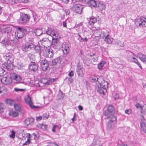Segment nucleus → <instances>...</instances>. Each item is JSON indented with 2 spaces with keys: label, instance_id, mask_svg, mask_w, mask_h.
I'll use <instances>...</instances> for the list:
<instances>
[{
  "label": "nucleus",
  "instance_id": "f257e3e1",
  "mask_svg": "<svg viewBox=\"0 0 146 146\" xmlns=\"http://www.w3.org/2000/svg\"><path fill=\"white\" fill-rule=\"evenodd\" d=\"M108 83L107 81L103 80L101 83H98L96 84L97 91L100 94L104 95L107 92Z\"/></svg>",
  "mask_w": 146,
  "mask_h": 146
},
{
  "label": "nucleus",
  "instance_id": "f03ea898",
  "mask_svg": "<svg viewBox=\"0 0 146 146\" xmlns=\"http://www.w3.org/2000/svg\"><path fill=\"white\" fill-rule=\"evenodd\" d=\"M99 36L100 37L103 38L107 43H111L113 41V38H111L109 36V31L105 29L102 30L100 31Z\"/></svg>",
  "mask_w": 146,
  "mask_h": 146
},
{
  "label": "nucleus",
  "instance_id": "7ed1b4c3",
  "mask_svg": "<svg viewBox=\"0 0 146 146\" xmlns=\"http://www.w3.org/2000/svg\"><path fill=\"white\" fill-rule=\"evenodd\" d=\"M17 33H15L16 38L19 41H21L24 36L27 33L26 29L21 27H18L17 28Z\"/></svg>",
  "mask_w": 146,
  "mask_h": 146
},
{
  "label": "nucleus",
  "instance_id": "20e7f679",
  "mask_svg": "<svg viewBox=\"0 0 146 146\" xmlns=\"http://www.w3.org/2000/svg\"><path fill=\"white\" fill-rule=\"evenodd\" d=\"M111 119L108 122L107 125V128L111 130L115 127V124L117 123L116 121V118L114 115H111Z\"/></svg>",
  "mask_w": 146,
  "mask_h": 146
},
{
  "label": "nucleus",
  "instance_id": "39448f33",
  "mask_svg": "<svg viewBox=\"0 0 146 146\" xmlns=\"http://www.w3.org/2000/svg\"><path fill=\"white\" fill-rule=\"evenodd\" d=\"M136 25L140 27H146V18L141 17L140 19H137L135 20Z\"/></svg>",
  "mask_w": 146,
  "mask_h": 146
},
{
  "label": "nucleus",
  "instance_id": "423d86ee",
  "mask_svg": "<svg viewBox=\"0 0 146 146\" xmlns=\"http://www.w3.org/2000/svg\"><path fill=\"white\" fill-rule=\"evenodd\" d=\"M30 18V16L27 14L22 15L18 20V22L19 24H25Z\"/></svg>",
  "mask_w": 146,
  "mask_h": 146
},
{
  "label": "nucleus",
  "instance_id": "0eeeda50",
  "mask_svg": "<svg viewBox=\"0 0 146 146\" xmlns=\"http://www.w3.org/2000/svg\"><path fill=\"white\" fill-rule=\"evenodd\" d=\"M49 79H48L43 78L41 79L40 82L39 83V84L36 86L41 87L43 89L49 85Z\"/></svg>",
  "mask_w": 146,
  "mask_h": 146
},
{
  "label": "nucleus",
  "instance_id": "6e6552de",
  "mask_svg": "<svg viewBox=\"0 0 146 146\" xmlns=\"http://www.w3.org/2000/svg\"><path fill=\"white\" fill-rule=\"evenodd\" d=\"M126 55L128 60L133 62L134 60H136V58L133 56L134 53L129 50H127L126 52Z\"/></svg>",
  "mask_w": 146,
  "mask_h": 146
},
{
  "label": "nucleus",
  "instance_id": "1a4fd4ad",
  "mask_svg": "<svg viewBox=\"0 0 146 146\" xmlns=\"http://www.w3.org/2000/svg\"><path fill=\"white\" fill-rule=\"evenodd\" d=\"M34 46L35 45H33V44H29L26 42L25 44L23 45L22 50L23 51L27 52L32 48H34Z\"/></svg>",
  "mask_w": 146,
  "mask_h": 146
},
{
  "label": "nucleus",
  "instance_id": "9d476101",
  "mask_svg": "<svg viewBox=\"0 0 146 146\" xmlns=\"http://www.w3.org/2000/svg\"><path fill=\"white\" fill-rule=\"evenodd\" d=\"M43 54L44 56L46 58H51L53 56V51L51 49H46L44 52Z\"/></svg>",
  "mask_w": 146,
  "mask_h": 146
},
{
  "label": "nucleus",
  "instance_id": "9b49d317",
  "mask_svg": "<svg viewBox=\"0 0 146 146\" xmlns=\"http://www.w3.org/2000/svg\"><path fill=\"white\" fill-rule=\"evenodd\" d=\"M56 36H57L56 35V36L52 37V42L51 43V46L55 49H57L58 48V44L59 40Z\"/></svg>",
  "mask_w": 146,
  "mask_h": 146
},
{
  "label": "nucleus",
  "instance_id": "f8f14e48",
  "mask_svg": "<svg viewBox=\"0 0 146 146\" xmlns=\"http://www.w3.org/2000/svg\"><path fill=\"white\" fill-rule=\"evenodd\" d=\"M96 7L100 11H103L106 8V6L105 3L102 2L98 1Z\"/></svg>",
  "mask_w": 146,
  "mask_h": 146
},
{
  "label": "nucleus",
  "instance_id": "ddd939ff",
  "mask_svg": "<svg viewBox=\"0 0 146 146\" xmlns=\"http://www.w3.org/2000/svg\"><path fill=\"white\" fill-rule=\"evenodd\" d=\"M72 9L75 13L79 14L81 13L82 9V6L79 5H74Z\"/></svg>",
  "mask_w": 146,
  "mask_h": 146
},
{
  "label": "nucleus",
  "instance_id": "4468645a",
  "mask_svg": "<svg viewBox=\"0 0 146 146\" xmlns=\"http://www.w3.org/2000/svg\"><path fill=\"white\" fill-rule=\"evenodd\" d=\"M40 65L43 70H45L48 67V63L46 60H42L40 63Z\"/></svg>",
  "mask_w": 146,
  "mask_h": 146
},
{
  "label": "nucleus",
  "instance_id": "2eb2a0df",
  "mask_svg": "<svg viewBox=\"0 0 146 146\" xmlns=\"http://www.w3.org/2000/svg\"><path fill=\"white\" fill-rule=\"evenodd\" d=\"M29 68L31 70L35 72L38 69V66L36 63L31 62L29 66Z\"/></svg>",
  "mask_w": 146,
  "mask_h": 146
},
{
  "label": "nucleus",
  "instance_id": "dca6fc26",
  "mask_svg": "<svg viewBox=\"0 0 146 146\" xmlns=\"http://www.w3.org/2000/svg\"><path fill=\"white\" fill-rule=\"evenodd\" d=\"M35 119L33 118H28L25 121V124L27 126L32 125L34 123Z\"/></svg>",
  "mask_w": 146,
  "mask_h": 146
},
{
  "label": "nucleus",
  "instance_id": "f3484780",
  "mask_svg": "<svg viewBox=\"0 0 146 146\" xmlns=\"http://www.w3.org/2000/svg\"><path fill=\"white\" fill-rule=\"evenodd\" d=\"M11 53H8L4 55L3 58L6 61H9L11 63L13 60V58L11 57Z\"/></svg>",
  "mask_w": 146,
  "mask_h": 146
},
{
  "label": "nucleus",
  "instance_id": "a211bd4d",
  "mask_svg": "<svg viewBox=\"0 0 146 146\" xmlns=\"http://www.w3.org/2000/svg\"><path fill=\"white\" fill-rule=\"evenodd\" d=\"M25 102L26 103H27L29 105L31 108L33 109L37 108L39 107L38 106H35L33 104L30 98L29 97H28L27 99H25Z\"/></svg>",
  "mask_w": 146,
  "mask_h": 146
},
{
  "label": "nucleus",
  "instance_id": "6ab92c4d",
  "mask_svg": "<svg viewBox=\"0 0 146 146\" xmlns=\"http://www.w3.org/2000/svg\"><path fill=\"white\" fill-rule=\"evenodd\" d=\"M137 56L140 60L146 64V55L141 53L137 54Z\"/></svg>",
  "mask_w": 146,
  "mask_h": 146
},
{
  "label": "nucleus",
  "instance_id": "aec40b11",
  "mask_svg": "<svg viewBox=\"0 0 146 146\" xmlns=\"http://www.w3.org/2000/svg\"><path fill=\"white\" fill-rule=\"evenodd\" d=\"M83 68L81 66H79L78 64V65L76 68V72L78 75L79 76L82 77L83 76L82 69Z\"/></svg>",
  "mask_w": 146,
  "mask_h": 146
},
{
  "label": "nucleus",
  "instance_id": "412c9836",
  "mask_svg": "<svg viewBox=\"0 0 146 146\" xmlns=\"http://www.w3.org/2000/svg\"><path fill=\"white\" fill-rule=\"evenodd\" d=\"M1 81L6 85L10 84L12 82V81L11 79L7 78L6 77H3V78H2Z\"/></svg>",
  "mask_w": 146,
  "mask_h": 146
},
{
  "label": "nucleus",
  "instance_id": "4be33fe9",
  "mask_svg": "<svg viewBox=\"0 0 146 146\" xmlns=\"http://www.w3.org/2000/svg\"><path fill=\"white\" fill-rule=\"evenodd\" d=\"M87 4L89 6L92 7H96L97 5V3L96 2V1L94 0H89V2L87 3Z\"/></svg>",
  "mask_w": 146,
  "mask_h": 146
},
{
  "label": "nucleus",
  "instance_id": "5701e85b",
  "mask_svg": "<svg viewBox=\"0 0 146 146\" xmlns=\"http://www.w3.org/2000/svg\"><path fill=\"white\" fill-rule=\"evenodd\" d=\"M2 43L3 45V46L7 47L9 45L11 44V42L7 38L4 39L2 41Z\"/></svg>",
  "mask_w": 146,
  "mask_h": 146
},
{
  "label": "nucleus",
  "instance_id": "b1692460",
  "mask_svg": "<svg viewBox=\"0 0 146 146\" xmlns=\"http://www.w3.org/2000/svg\"><path fill=\"white\" fill-rule=\"evenodd\" d=\"M141 129L146 133V123L145 121H142L140 123Z\"/></svg>",
  "mask_w": 146,
  "mask_h": 146
},
{
  "label": "nucleus",
  "instance_id": "393cba45",
  "mask_svg": "<svg viewBox=\"0 0 146 146\" xmlns=\"http://www.w3.org/2000/svg\"><path fill=\"white\" fill-rule=\"evenodd\" d=\"M28 1V0H9V2L12 3V4L17 3L20 2L26 3Z\"/></svg>",
  "mask_w": 146,
  "mask_h": 146
},
{
  "label": "nucleus",
  "instance_id": "a878e982",
  "mask_svg": "<svg viewBox=\"0 0 146 146\" xmlns=\"http://www.w3.org/2000/svg\"><path fill=\"white\" fill-rule=\"evenodd\" d=\"M112 113L110 112L108 110H106L104 112V115L105 116H107V118L111 119V115H114L112 114Z\"/></svg>",
  "mask_w": 146,
  "mask_h": 146
},
{
  "label": "nucleus",
  "instance_id": "bb28decb",
  "mask_svg": "<svg viewBox=\"0 0 146 146\" xmlns=\"http://www.w3.org/2000/svg\"><path fill=\"white\" fill-rule=\"evenodd\" d=\"M60 59L59 58H57L52 60V64L53 65H55L57 63H60Z\"/></svg>",
  "mask_w": 146,
  "mask_h": 146
},
{
  "label": "nucleus",
  "instance_id": "cd10ccee",
  "mask_svg": "<svg viewBox=\"0 0 146 146\" xmlns=\"http://www.w3.org/2000/svg\"><path fill=\"white\" fill-rule=\"evenodd\" d=\"M46 33L48 35H50L52 37L56 36V35H58L54 33L53 31H51V30L48 29V31H46Z\"/></svg>",
  "mask_w": 146,
  "mask_h": 146
},
{
  "label": "nucleus",
  "instance_id": "c85d7f7f",
  "mask_svg": "<svg viewBox=\"0 0 146 146\" xmlns=\"http://www.w3.org/2000/svg\"><path fill=\"white\" fill-rule=\"evenodd\" d=\"M27 140L25 143L23 144V146L29 145L30 143L31 134L28 133L27 134Z\"/></svg>",
  "mask_w": 146,
  "mask_h": 146
},
{
  "label": "nucleus",
  "instance_id": "c756f323",
  "mask_svg": "<svg viewBox=\"0 0 146 146\" xmlns=\"http://www.w3.org/2000/svg\"><path fill=\"white\" fill-rule=\"evenodd\" d=\"M14 79L16 81L17 83H21V78L19 75H15L13 76Z\"/></svg>",
  "mask_w": 146,
  "mask_h": 146
},
{
  "label": "nucleus",
  "instance_id": "7c9ffc66",
  "mask_svg": "<svg viewBox=\"0 0 146 146\" xmlns=\"http://www.w3.org/2000/svg\"><path fill=\"white\" fill-rule=\"evenodd\" d=\"M97 19L96 18H91L90 19L89 23L90 25H92L96 22Z\"/></svg>",
  "mask_w": 146,
  "mask_h": 146
},
{
  "label": "nucleus",
  "instance_id": "2f4dec72",
  "mask_svg": "<svg viewBox=\"0 0 146 146\" xmlns=\"http://www.w3.org/2000/svg\"><path fill=\"white\" fill-rule=\"evenodd\" d=\"M106 64V62L104 61H101L99 64H98V68L99 70L102 69L104 64Z\"/></svg>",
  "mask_w": 146,
  "mask_h": 146
},
{
  "label": "nucleus",
  "instance_id": "473e14b6",
  "mask_svg": "<svg viewBox=\"0 0 146 146\" xmlns=\"http://www.w3.org/2000/svg\"><path fill=\"white\" fill-rule=\"evenodd\" d=\"M35 33L36 35L40 36L42 33V32L41 29H37L35 31Z\"/></svg>",
  "mask_w": 146,
  "mask_h": 146
},
{
  "label": "nucleus",
  "instance_id": "72a5a7b5",
  "mask_svg": "<svg viewBox=\"0 0 146 146\" xmlns=\"http://www.w3.org/2000/svg\"><path fill=\"white\" fill-rule=\"evenodd\" d=\"M14 107L17 111H21V109L19 105L17 104H14Z\"/></svg>",
  "mask_w": 146,
  "mask_h": 146
},
{
  "label": "nucleus",
  "instance_id": "f704fd0d",
  "mask_svg": "<svg viewBox=\"0 0 146 146\" xmlns=\"http://www.w3.org/2000/svg\"><path fill=\"white\" fill-rule=\"evenodd\" d=\"M44 43H41L42 46H43L44 47H47V46H49L51 44V41L50 40H49V41L48 42H45Z\"/></svg>",
  "mask_w": 146,
  "mask_h": 146
},
{
  "label": "nucleus",
  "instance_id": "c9c22d12",
  "mask_svg": "<svg viewBox=\"0 0 146 146\" xmlns=\"http://www.w3.org/2000/svg\"><path fill=\"white\" fill-rule=\"evenodd\" d=\"M10 133L11 134L9 135L10 137L13 139H14L15 137V132L13 130H12L10 131Z\"/></svg>",
  "mask_w": 146,
  "mask_h": 146
},
{
  "label": "nucleus",
  "instance_id": "e433bc0d",
  "mask_svg": "<svg viewBox=\"0 0 146 146\" xmlns=\"http://www.w3.org/2000/svg\"><path fill=\"white\" fill-rule=\"evenodd\" d=\"M9 114L10 115H11L13 117H16L18 115V113L15 111H10Z\"/></svg>",
  "mask_w": 146,
  "mask_h": 146
},
{
  "label": "nucleus",
  "instance_id": "4c0bfd02",
  "mask_svg": "<svg viewBox=\"0 0 146 146\" xmlns=\"http://www.w3.org/2000/svg\"><path fill=\"white\" fill-rule=\"evenodd\" d=\"M141 111L142 113H146V104H144L143 106H142L141 108Z\"/></svg>",
  "mask_w": 146,
  "mask_h": 146
},
{
  "label": "nucleus",
  "instance_id": "58836bf2",
  "mask_svg": "<svg viewBox=\"0 0 146 146\" xmlns=\"http://www.w3.org/2000/svg\"><path fill=\"white\" fill-rule=\"evenodd\" d=\"M6 74V72L2 68L0 67V76H3Z\"/></svg>",
  "mask_w": 146,
  "mask_h": 146
},
{
  "label": "nucleus",
  "instance_id": "ea45409f",
  "mask_svg": "<svg viewBox=\"0 0 146 146\" xmlns=\"http://www.w3.org/2000/svg\"><path fill=\"white\" fill-rule=\"evenodd\" d=\"M107 110L112 113H113L114 111V108L112 105L109 106Z\"/></svg>",
  "mask_w": 146,
  "mask_h": 146
},
{
  "label": "nucleus",
  "instance_id": "a19ab883",
  "mask_svg": "<svg viewBox=\"0 0 146 146\" xmlns=\"http://www.w3.org/2000/svg\"><path fill=\"white\" fill-rule=\"evenodd\" d=\"M6 89L4 86H1L0 87V94H4L6 91Z\"/></svg>",
  "mask_w": 146,
  "mask_h": 146
},
{
  "label": "nucleus",
  "instance_id": "79ce46f5",
  "mask_svg": "<svg viewBox=\"0 0 146 146\" xmlns=\"http://www.w3.org/2000/svg\"><path fill=\"white\" fill-rule=\"evenodd\" d=\"M62 48L69 49V45L67 43H63L62 45Z\"/></svg>",
  "mask_w": 146,
  "mask_h": 146
},
{
  "label": "nucleus",
  "instance_id": "37998d69",
  "mask_svg": "<svg viewBox=\"0 0 146 146\" xmlns=\"http://www.w3.org/2000/svg\"><path fill=\"white\" fill-rule=\"evenodd\" d=\"M5 108V106L3 104H0V113H3L4 111V109Z\"/></svg>",
  "mask_w": 146,
  "mask_h": 146
},
{
  "label": "nucleus",
  "instance_id": "c03bdc74",
  "mask_svg": "<svg viewBox=\"0 0 146 146\" xmlns=\"http://www.w3.org/2000/svg\"><path fill=\"white\" fill-rule=\"evenodd\" d=\"M40 127L43 130H46L47 127L48 125L46 124H42L40 125Z\"/></svg>",
  "mask_w": 146,
  "mask_h": 146
},
{
  "label": "nucleus",
  "instance_id": "a18cd8bd",
  "mask_svg": "<svg viewBox=\"0 0 146 146\" xmlns=\"http://www.w3.org/2000/svg\"><path fill=\"white\" fill-rule=\"evenodd\" d=\"M6 101L8 104L11 106L13 104H14V101L11 99H9L7 100Z\"/></svg>",
  "mask_w": 146,
  "mask_h": 146
},
{
  "label": "nucleus",
  "instance_id": "49530a36",
  "mask_svg": "<svg viewBox=\"0 0 146 146\" xmlns=\"http://www.w3.org/2000/svg\"><path fill=\"white\" fill-rule=\"evenodd\" d=\"M26 43L29 44H33V45H35L34 44V42L33 41V39L31 38H29L28 41L26 42Z\"/></svg>",
  "mask_w": 146,
  "mask_h": 146
},
{
  "label": "nucleus",
  "instance_id": "de8ad7c7",
  "mask_svg": "<svg viewBox=\"0 0 146 146\" xmlns=\"http://www.w3.org/2000/svg\"><path fill=\"white\" fill-rule=\"evenodd\" d=\"M49 40H50L48 38H42V39L41 40H40V42L41 43H44V42H46L49 41Z\"/></svg>",
  "mask_w": 146,
  "mask_h": 146
},
{
  "label": "nucleus",
  "instance_id": "09e8293b",
  "mask_svg": "<svg viewBox=\"0 0 146 146\" xmlns=\"http://www.w3.org/2000/svg\"><path fill=\"white\" fill-rule=\"evenodd\" d=\"M49 117V115L48 114L46 113L43 114L42 116V119H47Z\"/></svg>",
  "mask_w": 146,
  "mask_h": 146
},
{
  "label": "nucleus",
  "instance_id": "8fccbe9b",
  "mask_svg": "<svg viewBox=\"0 0 146 146\" xmlns=\"http://www.w3.org/2000/svg\"><path fill=\"white\" fill-rule=\"evenodd\" d=\"M93 146H102L101 143H100L98 141L94 142L93 143Z\"/></svg>",
  "mask_w": 146,
  "mask_h": 146
},
{
  "label": "nucleus",
  "instance_id": "3c124183",
  "mask_svg": "<svg viewBox=\"0 0 146 146\" xmlns=\"http://www.w3.org/2000/svg\"><path fill=\"white\" fill-rule=\"evenodd\" d=\"M33 17L34 19V20L35 22H36L38 21V18L36 14L35 13L33 14Z\"/></svg>",
  "mask_w": 146,
  "mask_h": 146
},
{
  "label": "nucleus",
  "instance_id": "603ef678",
  "mask_svg": "<svg viewBox=\"0 0 146 146\" xmlns=\"http://www.w3.org/2000/svg\"><path fill=\"white\" fill-rule=\"evenodd\" d=\"M136 60H134L133 62L137 64L139 67L141 69L142 68L141 66L140 63L138 61V60L136 58Z\"/></svg>",
  "mask_w": 146,
  "mask_h": 146
},
{
  "label": "nucleus",
  "instance_id": "864d4df0",
  "mask_svg": "<svg viewBox=\"0 0 146 146\" xmlns=\"http://www.w3.org/2000/svg\"><path fill=\"white\" fill-rule=\"evenodd\" d=\"M58 128L59 126L58 125H54L52 127V131L53 132H55L56 129L57 128L58 129Z\"/></svg>",
  "mask_w": 146,
  "mask_h": 146
},
{
  "label": "nucleus",
  "instance_id": "5fc2aeb1",
  "mask_svg": "<svg viewBox=\"0 0 146 146\" xmlns=\"http://www.w3.org/2000/svg\"><path fill=\"white\" fill-rule=\"evenodd\" d=\"M117 45L119 46H124V44L123 42H121L120 41H117Z\"/></svg>",
  "mask_w": 146,
  "mask_h": 146
},
{
  "label": "nucleus",
  "instance_id": "6e6d98bb",
  "mask_svg": "<svg viewBox=\"0 0 146 146\" xmlns=\"http://www.w3.org/2000/svg\"><path fill=\"white\" fill-rule=\"evenodd\" d=\"M62 50L64 52L65 54H66L69 52V49H65V48H62Z\"/></svg>",
  "mask_w": 146,
  "mask_h": 146
},
{
  "label": "nucleus",
  "instance_id": "4d7b16f0",
  "mask_svg": "<svg viewBox=\"0 0 146 146\" xmlns=\"http://www.w3.org/2000/svg\"><path fill=\"white\" fill-rule=\"evenodd\" d=\"M14 90L16 92H18L19 91L22 92L24 91L25 90V89H19L15 88H14Z\"/></svg>",
  "mask_w": 146,
  "mask_h": 146
},
{
  "label": "nucleus",
  "instance_id": "13d9d810",
  "mask_svg": "<svg viewBox=\"0 0 146 146\" xmlns=\"http://www.w3.org/2000/svg\"><path fill=\"white\" fill-rule=\"evenodd\" d=\"M48 79L49 85L52 84V82H54L56 80V79H52L51 78H49Z\"/></svg>",
  "mask_w": 146,
  "mask_h": 146
},
{
  "label": "nucleus",
  "instance_id": "bf43d9fd",
  "mask_svg": "<svg viewBox=\"0 0 146 146\" xmlns=\"http://www.w3.org/2000/svg\"><path fill=\"white\" fill-rule=\"evenodd\" d=\"M113 98L115 100L119 99V96L118 94L117 93H115L113 96Z\"/></svg>",
  "mask_w": 146,
  "mask_h": 146
},
{
  "label": "nucleus",
  "instance_id": "052dcab7",
  "mask_svg": "<svg viewBox=\"0 0 146 146\" xmlns=\"http://www.w3.org/2000/svg\"><path fill=\"white\" fill-rule=\"evenodd\" d=\"M34 47H35V50H36L37 52H39L40 51V48L39 46H36L35 45Z\"/></svg>",
  "mask_w": 146,
  "mask_h": 146
},
{
  "label": "nucleus",
  "instance_id": "680f3d73",
  "mask_svg": "<svg viewBox=\"0 0 146 146\" xmlns=\"http://www.w3.org/2000/svg\"><path fill=\"white\" fill-rule=\"evenodd\" d=\"M98 78L96 76H94L92 78V80L93 82H96V81H98Z\"/></svg>",
  "mask_w": 146,
  "mask_h": 146
},
{
  "label": "nucleus",
  "instance_id": "e2e57ef3",
  "mask_svg": "<svg viewBox=\"0 0 146 146\" xmlns=\"http://www.w3.org/2000/svg\"><path fill=\"white\" fill-rule=\"evenodd\" d=\"M74 72L73 70H71L68 74V76L70 77H72L74 75Z\"/></svg>",
  "mask_w": 146,
  "mask_h": 146
},
{
  "label": "nucleus",
  "instance_id": "0e129e2a",
  "mask_svg": "<svg viewBox=\"0 0 146 146\" xmlns=\"http://www.w3.org/2000/svg\"><path fill=\"white\" fill-rule=\"evenodd\" d=\"M125 111V113L128 115L130 114L131 113V110L130 109L126 110Z\"/></svg>",
  "mask_w": 146,
  "mask_h": 146
},
{
  "label": "nucleus",
  "instance_id": "69168bd1",
  "mask_svg": "<svg viewBox=\"0 0 146 146\" xmlns=\"http://www.w3.org/2000/svg\"><path fill=\"white\" fill-rule=\"evenodd\" d=\"M65 12L66 14L67 15H69L70 13V10L67 9H65Z\"/></svg>",
  "mask_w": 146,
  "mask_h": 146
},
{
  "label": "nucleus",
  "instance_id": "338daca9",
  "mask_svg": "<svg viewBox=\"0 0 146 146\" xmlns=\"http://www.w3.org/2000/svg\"><path fill=\"white\" fill-rule=\"evenodd\" d=\"M79 36H80V37L81 39V40H82L83 42H87L88 41V39L87 38H83L80 35H79Z\"/></svg>",
  "mask_w": 146,
  "mask_h": 146
},
{
  "label": "nucleus",
  "instance_id": "774afa93",
  "mask_svg": "<svg viewBox=\"0 0 146 146\" xmlns=\"http://www.w3.org/2000/svg\"><path fill=\"white\" fill-rule=\"evenodd\" d=\"M42 119V116H39L38 117H36V120L39 121Z\"/></svg>",
  "mask_w": 146,
  "mask_h": 146
}]
</instances>
